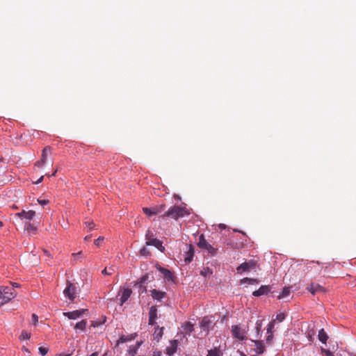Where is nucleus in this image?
Segmentation results:
<instances>
[{
  "instance_id": "23",
  "label": "nucleus",
  "mask_w": 356,
  "mask_h": 356,
  "mask_svg": "<svg viewBox=\"0 0 356 356\" xmlns=\"http://www.w3.org/2000/svg\"><path fill=\"white\" fill-rule=\"evenodd\" d=\"M318 340L321 341L323 343H326V341L328 339V336L323 329H321L318 332Z\"/></svg>"
},
{
  "instance_id": "60",
  "label": "nucleus",
  "mask_w": 356,
  "mask_h": 356,
  "mask_svg": "<svg viewBox=\"0 0 356 356\" xmlns=\"http://www.w3.org/2000/svg\"><path fill=\"white\" fill-rule=\"evenodd\" d=\"M244 356H246L245 355H244Z\"/></svg>"
},
{
  "instance_id": "16",
  "label": "nucleus",
  "mask_w": 356,
  "mask_h": 356,
  "mask_svg": "<svg viewBox=\"0 0 356 356\" xmlns=\"http://www.w3.org/2000/svg\"><path fill=\"white\" fill-rule=\"evenodd\" d=\"M270 287L267 285H262L258 290H256L254 291L253 293H252V295L254 296H262V295H266L267 294L268 292H270Z\"/></svg>"
},
{
  "instance_id": "25",
  "label": "nucleus",
  "mask_w": 356,
  "mask_h": 356,
  "mask_svg": "<svg viewBox=\"0 0 356 356\" xmlns=\"http://www.w3.org/2000/svg\"><path fill=\"white\" fill-rule=\"evenodd\" d=\"M115 271V266H111L108 268H105L102 271V273L104 275H113Z\"/></svg>"
},
{
  "instance_id": "34",
  "label": "nucleus",
  "mask_w": 356,
  "mask_h": 356,
  "mask_svg": "<svg viewBox=\"0 0 356 356\" xmlns=\"http://www.w3.org/2000/svg\"><path fill=\"white\" fill-rule=\"evenodd\" d=\"M274 326H275V320L270 321L268 323V327H267V333L273 332V329L274 328Z\"/></svg>"
},
{
  "instance_id": "33",
  "label": "nucleus",
  "mask_w": 356,
  "mask_h": 356,
  "mask_svg": "<svg viewBox=\"0 0 356 356\" xmlns=\"http://www.w3.org/2000/svg\"><path fill=\"white\" fill-rule=\"evenodd\" d=\"M145 238H146L147 241H152V239H154L153 232L150 230H147L145 234Z\"/></svg>"
},
{
  "instance_id": "13",
  "label": "nucleus",
  "mask_w": 356,
  "mask_h": 356,
  "mask_svg": "<svg viewBox=\"0 0 356 356\" xmlns=\"http://www.w3.org/2000/svg\"><path fill=\"white\" fill-rule=\"evenodd\" d=\"M35 212L34 211L30 210L29 211H26L23 210L22 212L15 213L16 216H18L19 218H23L26 220H32L33 217L35 216Z\"/></svg>"
},
{
  "instance_id": "42",
  "label": "nucleus",
  "mask_w": 356,
  "mask_h": 356,
  "mask_svg": "<svg viewBox=\"0 0 356 356\" xmlns=\"http://www.w3.org/2000/svg\"><path fill=\"white\" fill-rule=\"evenodd\" d=\"M38 321V316L35 314H32V322L33 324H36Z\"/></svg>"
},
{
  "instance_id": "20",
  "label": "nucleus",
  "mask_w": 356,
  "mask_h": 356,
  "mask_svg": "<svg viewBox=\"0 0 356 356\" xmlns=\"http://www.w3.org/2000/svg\"><path fill=\"white\" fill-rule=\"evenodd\" d=\"M194 256V249L192 245H190L188 251L186 252V257L184 259V261L186 264L190 263L193 258Z\"/></svg>"
},
{
  "instance_id": "22",
  "label": "nucleus",
  "mask_w": 356,
  "mask_h": 356,
  "mask_svg": "<svg viewBox=\"0 0 356 356\" xmlns=\"http://www.w3.org/2000/svg\"><path fill=\"white\" fill-rule=\"evenodd\" d=\"M134 339L132 334L131 335H122L117 341V345L120 343H123L127 341H130Z\"/></svg>"
},
{
  "instance_id": "29",
  "label": "nucleus",
  "mask_w": 356,
  "mask_h": 356,
  "mask_svg": "<svg viewBox=\"0 0 356 356\" xmlns=\"http://www.w3.org/2000/svg\"><path fill=\"white\" fill-rule=\"evenodd\" d=\"M241 284H258V281L256 279L245 277L241 280Z\"/></svg>"
},
{
  "instance_id": "28",
  "label": "nucleus",
  "mask_w": 356,
  "mask_h": 356,
  "mask_svg": "<svg viewBox=\"0 0 356 356\" xmlns=\"http://www.w3.org/2000/svg\"><path fill=\"white\" fill-rule=\"evenodd\" d=\"M222 353L218 348H214L208 350L207 356H222Z\"/></svg>"
},
{
  "instance_id": "15",
  "label": "nucleus",
  "mask_w": 356,
  "mask_h": 356,
  "mask_svg": "<svg viewBox=\"0 0 356 356\" xmlns=\"http://www.w3.org/2000/svg\"><path fill=\"white\" fill-rule=\"evenodd\" d=\"M163 327H159V325L155 326L153 337L154 339L156 340L157 342H159L160 339L162 338L163 335Z\"/></svg>"
},
{
  "instance_id": "40",
  "label": "nucleus",
  "mask_w": 356,
  "mask_h": 356,
  "mask_svg": "<svg viewBox=\"0 0 356 356\" xmlns=\"http://www.w3.org/2000/svg\"><path fill=\"white\" fill-rule=\"evenodd\" d=\"M85 225L90 229H92L95 227V223L93 222V221H87L85 222Z\"/></svg>"
},
{
  "instance_id": "47",
  "label": "nucleus",
  "mask_w": 356,
  "mask_h": 356,
  "mask_svg": "<svg viewBox=\"0 0 356 356\" xmlns=\"http://www.w3.org/2000/svg\"><path fill=\"white\" fill-rule=\"evenodd\" d=\"M261 328V322L257 321V323H256V330H257V333L259 332Z\"/></svg>"
},
{
  "instance_id": "4",
  "label": "nucleus",
  "mask_w": 356,
  "mask_h": 356,
  "mask_svg": "<svg viewBox=\"0 0 356 356\" xmlns=\"http://www.w3.org/2000/svg\"><path fill=\"white\" fill-rule=\"evenodd\" d=\"M257 261L250 259L248 261L243 262L236 268V271L238 274H242L243 272L254 269L257 266Z\"/></svg>"
},
{
  "instance_id": "5",
  "label": "nucleus",
  "mask_w": 356,
  "mask_h": 356,
  "mask_svg": "<svg viewBox=\"0 0 356 356\" xmlns=\"http://www.w3.org/2000/svg\"><path fill=\"white\" fill-rule=\"evenodd\" d=\"M165 209V204H162L158 206H156L153 208H147V207H143V212L147 215L148 216H151L152 215L159 214L160 213H162Z\"/></svg>"
},
{
  "instance_id": "9",
  "label": "nucleus",
  "mask_w": 356,
  "mask_h": 356,
  "mask_svg": "<svg viewBox=\"0 0 356 356\" xmlns=\"http://www.w3.org/2000/svg\"><path fill=\"white\" fill-rule=\"evenodd\" d=\"M158 310L156 306H152L149 312V321L148 324L150 325H155L156 319L157 318Z\"/></svg>"
},
{
  "instance_id": "27",
  "label": "nucleus",
  "mask_w": 356,
  "mask_h": 356,
  "mask_svg": "<svg viewBox=\"0 0 356 356\" xmlns=\"http://www.w3.org/2000/svg\"><path fill=\"white\" fill-rule=\"evenodd\" d=\"M207 244H209L204 238L203 234H201L199 237V241L197 243V245L200 248L204 249Z\"/></svg>"
},
{
  "instance_id": "43",
  "label": "nucleus",
  "mask_w": 356,
  "mask_h": 356,
  "mask_svg": "<svg viewBox=\"0 0 356 356\" xmlns=\"http://www.w3.org/2000/svg\"><path fill=\"white\" fill-rule=\"evenodd\" d=\"M268 337L266 338V342L267 343H270L271 341L273 340V332H270V333H268Z\"/></svg>"
},
{
  "instance_id": "19",
  "label": "nucleus",
  "mask_w": 356,
  "mask_h": 356,
  "mask_svg": "<svg viewBox=\"0 0 356 356\" xmlns=\"http://www.w3.org/2000/svg\"><path fill=\"white\" fill-rule=\"evenodd\" d=\"M156 268L163 275L165 278H166L168 280H172V273L169 270L164 268L160 266H157Z\"/></svg>"
},
{
  "instance_id": "52",
  "label": "nucleus",
  "mask_w": 356,
  "mask_h": 356,
  "mask_svg": "<svg viewBox=\"0 0 356 356\" xmlns=\"http://www.w3.org/2000/svg\"><path fill=\"white\" fill-rule=\"evenodd\" d=\"M91 238V236H86L85 238H84V240L85 241H88V240H90Z\"/></svg>"
},
{
  "instance_id": "59",
  "label": "nucleus",
  "mask_w": 356,
  "mask_h": 356,
  "mask_svg": "<svg viewBox=\"0 0 356 356\" xmlns=\"http://www.w3.org/2000/svg\"><path fill=\"white\" fill-rule=\"evenodd\" d=\"M221 228H223L225 227V225H220Z\"/></svg>"
},
{
  "instance_id": "17",
  "label": "nucleus",
  "mask_w": 356,
  "mask_h": 356,
  "mask_svg": "<svg viewBox=\"0 0 356 356\" xmlns=\"http://www.w3.org/2000/svg\"><path fill=\"white\" fill-rule=\"evenodd\" d=\"M150 293L152 298L157 300H161L166 295L165 292L160 291L156 289L151 290Z\"/></svg>"
},
{
  "instance_id": "36",
  "label": "nucleus",
  "mask_w": 356,
  "mask_h": 356,
  "mask_svg": "<svg viewBox=\"0 0 356 356\" xmlns=\"http://www.w3.org/2000/svg\"><path fill=\"white\" fill-rule=\"evenodd\" d=\"M38 350H39L40 354L42 356L46 355L47 354L48 351H49V349L47 348H44V347H40L38 348Z\"/></svg>"
},
{
  "instance_id": "3",
  "label": "nucleus",
  "mask_w": 356,
  "mask_h": 356,
  "mask_svg": "<svg viewBox=\"0 0 356 356\" xmlns=\"http://www.w3.org/2000/svg\"><path fill=\"white\" fill-rule=\"evenodd\" d=\"M63 294L71 302L74 301L77 296V287L76 284L67 280L66 282V287L63 291Z\"/></svg>"
},
{
  "instance_id": "11",
  "label": "nucleus",
  "mask_w": 356,
  "mask_h": 356,
  "mask_svg": "<svg viewBox=\"0 0 356 356\" xmlns=\"http://www.w3.org/2000/svg\"><path fill=\"white\" fill-rule=\"evenodd\" d=\"M307 289L313 295H315L317 293H324L325 291V289L323 286L316 283L311 284L309 286L307 287Z\"/></svg>"
},
{
  "instance_id": "32",
  "label": "nucleus",
  "mask_w": 356,
  "mask_h": 356,
  "mask_svg": "<svg viewBox=\"0 0 356 356\" xmlns=\"http://www.w3.org/2000/svg\"><path fill=\"white\" fill-rule=\"evenodd\" d=\"M31 337V333L25 331V330H23L20 334V336L19 337V339L20 340H25V339H29Z\"/></svg>"
},
{
  "instance_id": "31",
  "label": "nucleus",
  "mask_w": 356,
  "mask_h": 356,
  "mask_svg": "<svg viewBox=\"0 0 356 356\" xmlns=\"http://www.w3.org/2000/svg\"><path fill=\"white\" fill-rule=\"evenodd\" d=\"M50 151H51L50 147H49V146L45 147L42 149L41 159L46 161L47 158V153H48V152H50Z\"/></svg>"
},
{
  "instance_id": "10",
  "label": "nucleus",
  "mask_w": 356,
  "mask_h": 356,
  "mask_svg": "<svg viewBox=\"0 0 356 356\" xmlns=\"http://www.w3.org/2000/svg\"><path fill=\"white\" fill-rule=\"evenodd\" d=\"M122 294L120 298V305L122 306L130 298L132 291L131 289L124 288L121 290Z\"/></svg>"
},
{
  "instance_id": "41",
  "label": "nucleus",
  "mask_w": 356,
  "mask_h": 356,
  "mask_svg": "<svg viewBox=\"0 0 356 356\" xmlns=\"http://www.w3.org/2000/svg\"><path fill=\"white\" fill-rule=\"evenodd\" d=\"M103 240H104V237L99 236L98 238L95 240L94 243L96 246H99L100 242L102 241Z\"/></svg>"
},
{
  "instance_id": "45",
  "label": "nucleus",
  "mask_w": 356,
  "mask_h": 356,
  "mask_svg": "<svg viewBox=\"0 0 356 356\" xmlns=\"http://www.w3.org/2000/svg\"><path fill=\"white\" fill-rule=\"evenodd\" d=\"M44 163H45V161L40 159V161H38L35 163V165L38 168H40L44 164Z\"/></svg>"
},
{
  "instance_id": "2",
  "label": "nucleus",
  "mask_w": 356,
  "mask_h": 356,
  "mask_svg": "<svg viewBox=\"0 0 356 356\" xmlns=\"http://www.w3.org/2000/svg\"><path fill=\"white\" fill-rule=\"evenodd\" d=\"M16 296L14 289L10 286H0V306H2Z\"/></svg>"
},
{
  "instance_id": "58",
  "label": "nucleus",
  "mask_w": 356,
  "mask_h": 356,
  "mask_svg": "<svg viewBox=\"0 0 356 356\" xmlns=\"http://www.w3.org/2000/svg\"><path fill=\"white\" fill-rule=\"evenodd\" d=\"M221 228H223L225 227V225H220Z\"/></svg>"
},
{
  "instance_id": "1",
  "label": "nucleus",
  "mask_w": 356,
  "mask_h": 356,
  "mask_svg": "<svg viewBox=\"0 0 356 356\" xmlns=\"http://www.w3.org/2000/svg\"><path fill=\"white\" fill-rule=\"evenodd\" d=\"M189 214V211L185 207L174 205L170 207L166 211H165L164 213L160 216V218L162 219L171 218L177 220L179 218L188 216Z\"/></svg>"
},
{
  "instance_id": "37",
  "label": "nucleus",
  "mask_w": 356,
  "mask_h": 356,
  "mask_svg": "<svg viewBox=\"0 0 356 356\" xmlns=\"http://www.w3.org/2000/svg\"><path fill=\"white\" fill-rule=\"evenodd\" d=\"M140 254L143 255V256L147 257V256H149L150 255L149 250L145 247H143L140 250Z\"/></svg>"
},
{
  "instance_id": "46",
  "label": "nucleus",
  "mask_w": 356,
  "mask_h": 356,
  "mask_svg": "<svg viewBox=\"0 0 356 356\" xmlns=\"http://www.w3.org/2000/svg\"><path fill=\"white\" fill-rule=\"evenodd\" d=\"M209 253H210L211 255H215L216 254L217 250L213 247H211L210 249L207 250Z\"/></svg>"
},
{
  "instance_id": "50",
  "label": "nucleus",
  "mask_w": 356,
  "mask_h": 356,
  "mask_svg": "<svg viewBox=\"0 0 356 356\" xmlns=\"http://www.w3.org/2000/svg\"><path fill=\"white\" fill-rule=\"evenodd\" d=\"M212 246L209 243L207 244V245L204 248L207 250H208L209 249H210Z\"/></svg>"
},
{
  "instance_id": "39",
  "label": "nucleus",
  "mask_w": 356,
  "mask_h": 356,
  "mask_svg": "<svg viewBox=\"0 0 356 356\" xmlns=\"http://www.w3.org/2000/svg\"><path fill=\"white\" fill-rule=\"evenodd\" d=\"M321 352L324 353L326 355V356H334L333 353H332L329 350H326L323 348H321Z\"/></svg>"
},
{
  "instance_id": "30",
  "label": "nucleus",
  "mask_w": 356,
  "mask_h": 356,
  "mask_svg": "<svg viewBox=\"0 0 356 356\" xmlns=\"http://www.w3.org/2000/svg\"><path fill=\"white\" fill-rule=\"evenodd\" d=\"M290 293V288L284 287L282 291V293L279 295V298H283L287 297Z\"/></svg>"
},
{
  "instance_id": "54",
  "label": "nucleus",
  "mask_w": 356,
  "mask_h": 356,
  "mask_svg": "<svg viewBox=\"0 0 356 356\" xmlns=\"http://www.w3.org/2000/svg\"><path fill=\"white\" fill-rule=\"evenodd\" d=\"M13 287H19V284H17V283H14V284H13Z\"/></svg>"
},
{
  "instance_id": "56",
  "label": "nucleus",
  "mask_w": 356,
  "mask_h": 356,
  "mask_svg": "<svg viewBox=\"0 0 356 356\" xmlns=\"http://www.w3.org/2000/svg\"><path fill=\"white\" fill-rule=\"evenodd\" d=\"M44 254H45L46 255H47V256L49 255V252H48V251H47V250H44Z\"/></svg>"
},
{
  "instance_id": "55",
  "label": "nucleus",
  "mask_w": 356,
  "mask_h": 356,
  "mask_svg": "<svg viewBox=\"0 0 356 356\" xmlns=\"http://www.w3.org/2000/svg\"><path fill=\"white\" fill-rule=\"evenodd\" d=\"M57 172V170H56L54 172H53L51 176H55L56 175V173Z\"/></svg>"
},
{
  "instance_id": "21",
  "label": "nucleus",
  "mask_w": 356,
  "mask_h": 356,
  "mask_svg": "<svg viewBox=\"0 0 356 356\" xmlns=\"http://www.w3.org/2000/svg\"><path fill=\"white\" fill-rule=\"evenodd\" d=\"M194 324L191 322H186L184 325L182 326L186 334L190 335L191 332L193 331Z\"/></svg>"
},
{
  "instance_id": "14",
  "label": "nucleus",
  "mask_w": 356,
  "mask_h": 356,
  "mask_svg": "<svg viewBox=\"0 0 356 356\" xmlns=\"http://www.w3.org/2000/svg\"><path fill=\"white\" fill-rule=\"evenodd\" d=\"M252 342L254 343V351L257 354H263L265 351V346L263 344V342L259 340H252Z\"/></svg>"
},
{
  "instance_id": "8",
  "label": "nucleus",
  "mask_w": 356,
  "mask_h": 356,
  "mask_svg": "<svg viewBox=\"0 0 356 356\" xmlns=\"http://www.w3.org/2000/svg\"><path fill=\"white\" fill-rule=\"evenodd\" d=\"M87 309H79L73 312H64L63 315L67 317L69 319H77L80 318Z\"/></svg>"
},
{
  "instance_id": "53",
  "label": "nucleus",
  "mask_w": 356,
  "mask_h": 356,
  "mask_svg": "<svg viewBox=\"0 0 356 356\" xmlns=\"http://www.w3.org/2000/svg\"><path fill=\"white\" fill-rule=\"evenodd\" d=\"M22 350L25 352H27V353H29V350H28V348H25V347H23L22 348Z\"/></svg>"
},
{
  "instance_id": "26",
  "label": "nucleus",
  "mask_w": 356,
  "mask_h": 356,
  "mask_svg": "<svg viewBox=\"0 0 356 356\" xmlns=\"http://www.w3.org/2000/svg\"><path fill=\"white\" fill-rule=\"evenodd\" d=\"M86 325H87V321L86 320H82V321L78 322L74 325V329L83 331V330H84L86 329Z\"/></svg>"
},
{
  "instance_id": "48",
  "label": "nucleus",
  "mask_w": 356,
  "mask_h": 356,
  "mask_svg": "<svg viewBox=\"0 0 356 356\" xmlns=\"http://www.w3.org/2000/svg\"><path fill=\"white\" fill-rule=\"evenodd\" d=\"M147 277V276L142 277V278L140 279V283H144L146 281Z\"/></svg>"
},
{
  "instance_id": "38",
  "label": "nucleus",
  "mask_w": 356,
  "mask_h": 356,
  "mask_svg": "<svg viewBox=\"0 0 356 356\" xmlns=\"http://www.w3.org/2000/svg\"><path fill=\"white\" fill-rule=\"evenodd\" d=\"M285 318V314L284 313L277 314L276 316V320L279 322H282Z\"/></svg>"
},
{
  "instance_id": "49",
  "label": "nucleus",
  "mask_w": 356,
  "mask_h": 356,
  "mask_svg": "<svg viewBox=\"0 0 356 356\" xmlns=\"http://www.w3.org/2000/svg\"><path fill=\"white\" fill-rule=\"evenodd\" d=\"M43 177H44L43 176L40 177V178L35 182V184H38L40 183L42 181Z\"/></svg>"
},
{
  "instance_id": "6",
  "label": "nucleus",
  "mask_w": 356,
  "mask_h": 356,
  "mask_svg": "<svg viewBox=\"0 0 356 356\" xmlns=\"http://www.w3.org/2000/svg\"><path fill=\"white\" fill-rule=\"evenodd\" d=\"M232 332L233 336L238 340L243 341L246 339V332L238 325L232 327Z\"/></svg>"
},
{
  "instance_id": "18",
  "label": "nucleus",
  "mask_w": 356,
  "mask_h": 356,
  "mask_svg": "<svg viewBox=\"0 0 356 356\" xmlns=\"http://www.w3.org/2000/svg\"><path fill=\"white\" fill-rule=\"evenodd\" d=\"M170 346L167 348V353L172 355L177 351L178 341L177 340H172L170 341Z\"/></svg>"
},
{
  "instance_id": "44",
  "label": "nucleus",
  "mask_w": 356,
  "mask_h": 356,
  "mask_svg": "<svg viewBox=\"0 0 356 356\" xmlns=\"http://www.w3.org/2000/svg\"><path fill=\"white\" fill-rule=\"evenodd\" d=\"M38 202H39V204H40L42 206H44L46 204H47L49 203V200H38Z\"/></svg>"
},
{
  "instance_id": "7",
  "label": "nucleus",
  "mask_w": 356,
  "mask_h": 356,
  "mask_svg": "<svg viewBox=\"0 0 356 356\" xmlns=\"http://www.w3.org/2000/svg\"><path fill=\"white\" fill-rule=\"evenodd\" d=\"M212 324V321L209 316H204L200 322V327L202 329L204 332H205V334H207Z\"/></svg>"
},
{
  "instance_id": "12",
  "label": "nucleus",
  "mask_w": 356,
  "mask_h": 356,
  "mask_svg": "<svg viewBox=\"0 0 356 356\" xmlns=\"http://www.w3.org/2000/svg\"><path fill=\"white\" fill-rule=\"evenodd\" d=\"M146 245H153L162 252H163L165 251V248L163 246L162 241L157 238H154V239H152V241H146Z\"/></svg>"
},
{
  "instance_id": "51",
  "label": "nucleus",
  "mask_w": 356,
  "mask_h": 356,
  "mask_svg": "<svg viewBox=\"0 0 356 356\" xmlns=\"http://www.w3.org/2000/svg\"><path fill=\"white\" fill-rule=\"evenodd\" d=\"M81 254H82V252H81V251H80V252H77V253H73V254H72V255H73V256H76V255L81 256Z\"/></svg>"
},
{
  "instance_id": "24",
  "label": "nucleus",
  "mask_w": 356,
  "mask_h": 356,
  "mask_svg": "<svg viewBox=\"0 0 356 356\" xmlns=\"http://www.w3.org/2000/svg\"><path fill=\"white\" fill-rule=\"evenodd\" d=\"M25 230H26L28 232H31L33 234H35L37 231V227L33 224H31V222H26L25 224L24 227Z\"/></svg>"
},
{
  "instance_id": "35",
  "label": "nucleus",
  "mask_w": 356,
  "mask_h": 356,
  "mask_svg": "<svg viewBox=\"0 0 356 356\" xmlns=\"http://www.w3.org/2000/svg\"><path fill=\"white\" fill-rule=\"evenodd\" d=\"M212 274V271L209 268H204L203 270L201 271V275H202L204 277H207V275H211Z\"/></svg>"
},
{
  "instance_id": "57",
  "label": "nucleus",
  "mask_w": 356,
  "mask_h": 356,
  "mask_svg": "<svg viewBox=\"0 0 356 356\" xmlns=\"http://www.w3.org/2000/svg\"><path fill=\"white\" fill-rule=\"evenodd\" d=\"M3 226V222L1 221H0V227H1Z\"/></svg>"
}]
</instances>
